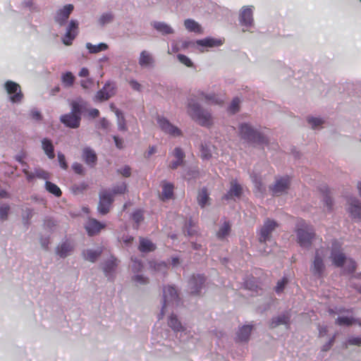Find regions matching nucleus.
I'll use <instances>...</instances> for the list:
<instances>
[{
  "label": "nucleus",
  "instance_id": "1",
  "mask_svg": "<svg viewBox=\"0 0 361 361\" xmlns=\"http://www.w3.org/2000/svg\"><path fill=\"white\" fill-rule=\"evenodd\" d=\"M71 111L62 114L60 122L66 127L76 129L80 126L82 115L87 110L88 102L81 97L69 101Z\"/></svg>",
  "mask_w": 361,
  "mask_h": 361
},
{
  "label": "nucleus",
  "instance_id": "2",
  "mask_svg": "<svg viewBox=\"0 0 361 361\" xmlns=\"http://www.w3.org/2000/svg\"><path fill=\"white\" fill-rule=\"evenodd\" d=\"M188 114L190 118L199 125L209 127L213 123L212 113L204 109L195 96H191L187 101Z\"/></svg>",
  "mask_w": 361,
  "mask_h": 361
},
{
  "label": "nucleus",
  "instance_id": "3",
  "mask_svg": "<svg viewBox=\"0 0 361 361\" xmlns=\"http://www.w3.org/2000/svg\"><path fill=\"white\" fill-rule=\"evenodd\" d=\"M238 133L242 140L251 145H267L269 142L264 134L248 123H242L239 125Z\"/></svg>",
  "mask_w": 361,
  "mask_h": 361
},
{
  "label": "nucleus",
  "instance_id": "4",
  "mask_svg": "<svg viewBox=\"0 0 361 361\" xmlns=\"http://www.w3.org/2000/svg\"><path fill=\"white\" fill-rule=\"evenodd\" d=\"M297 239L299 245L303 248H310L312 240L314 237V232L312 226L305 222H302L296 230Z\"/></svg>",
  "mask_w": 361,
  "mask_h": 361
},
{
  "label": "nucleus",
  "instance_id": "5",
  "mask_svg": "<svg viewBox=\"0 0 361 361\" xmlns=\"http://www.w3.org/2000/svg\"><path fill=\"white\" fill-rule=\"evenodd\" d=\"M179 298L176 288L171 286H164L163 288V304L161 310V316L165 314L168 308L177 306Z\"/></svg>",
  "mask_w": 361,
  "mask_h": 361
},
{
  "label": "nucleus",
  "instance_id": "6",
  "mask_svg": "<svg viewBox=\"0 0 361 361\" xmlns=\"http://www.w3.org/2000/svg\"><path fill=\"white\" fill-rule=\"evenodd\" d=\"M254 6L248 5L243 6L239 11L238 20L240 25L245 28L244 32L254 26Z\"/></svg>",
  "mask_w": 361,
  "mask_h": 361
},
{
  "label": "nucleus",
  "instance_id": "7",
  "mask_svg": "<svg viewBox=\"0 0 361 361\" xmlns=\"http://www.w3.org/2000/svg\"><path fill=\"white\" fill-rule=\"evenodd\" d=\"M325 253L323 249L317 250L314 260L312 262L310 270L314 276L317 277H322L325 270V264L324 263V258Z\"/></svg>",
  "mask_w": 361,
  "mask_h": 361
},
{
  "label": "nucleus",
  "instance_id": "8",
  "mask_svg": "<svg viewBox=\"0 0 361 361\" xmlns=\"http://www.w3.org/2000/svg\"><path fill=\"white\" fill-rule=\"evenodd\" d=\"M74 10L73 4H68L57 9L54 16V22L59 26L63 27L68 23L70 15Z\"/></svg>",
  "mask_w": 361,
  "mask_h": 361
},
{
  "label": "nucleus",
  "instance_id": "9",
  "mask_svg": "<svg viewBox=\"0 0 361 361\" xmlns=\"http://www.w3.org/2000/svg\"><path fill=\"white\" fill-rule=\"evenodd\" d=\"M157 122L160 129L164 133L173 137L182 135L181 130L177 126L173 125L166 118L158 116Z\"/></svg>",
  "mask_w": 361,
  "mask_h": 361
},
{
  "label": "nucleus",
  "instance_id": "10",
  "mask_svg": "<svg viewBox=\"0 0 361 361\" xmlns=\"http://www.w3.org/2000/svg\"><path fill=\"white\" fill-rule=\"evenodd\" d=\"M4 88L7 93L11 95L10 101L12 103H19L23 98L20 85L12 80H7L4 83Z\"/></svg>",
  "mask_w": 361,
  "mask_h": 361
},
{
  "label": "nucleus",
  "instance_id": "11",
  "mask_svg": "<svg viewBox=\"0 0 361 361\" xmlns=\"http://www.w3.org/2000/svg\"><path fill=\"white\" fill-rule=\"evenodd\" d=\"M78 25L77 20L72 19L69 21L66 29V33L61 38L62 42L65 45L69 46L72 44L73 39L78 35Z\"/></svg>",
  "mask_w": 361,
  "mask_h": 361
},
{
  "label": "nucleus",
  "instance_id": "12",
  "mask_svg": "<svg viewBox=\"0 0 361 361\" xmlns=\"http://www.w3.org/2000/svg\"><path fill=\"white\" fill-rule=\"evenodd\" d=\"M99 197L98 212L102 215L106 214L109 212L114 200L112 194L109 191L102 190L99 192Z\"/></svg>",
  "mask_w": 361,
  "mask_h": 361
},
{
  "label": "nucleus",
  "instance_id": "13",
  "mask_svg": "<svg viewBox=\"0 0 361 361\" xmlns=\"http://www.w3.org/2000/svg\"><path fill=\"white\" fill-rule=\"evenodd\" d=\"M347 211L355 221L361 222V202L357 197L348 198Z\"/></svg>",
  "mask_w": 361,
  "mask_h": 361
},
{
  "label": "nucleus",
  "instance_id": "14",
  "mask_svg": "<svg viewBox=\"0 0 361 361\" xmlns=\"http://www.w3.org/2000/svg\"><path fill=\"white\" fill-rule=\"evenodd\" d=\"M278 226L276 221L267 219L264 221L262 227L260 229L259 240L260 243H265L269 240L271 233Z\"/></svg>",
  "mask_w": 361,
  "mask_h": 361
},
{
  "label": "nucleus",
  "instance_id": "15",
  "mask_svg": "<svg viewBox=\"0 0 361 361\" xmlns=\"http://www.w3.org/2000/svg\"><path fill=\"white\" fill-rule=\"evenodd\" d=\"M290 185L288 177H283L277 179L275 183L270 186V190L274 195L279 196L288 192Z\"/></svg>",
  "mask_w": 361,
  "mask_h": 361
},
{
  "label": "nucleus",
  "instance_id": "16",
  "mask_svg": "<svg viewBox=\"0 0 361 361\" xmlns=\"http://www.w3.org/2000/svg\"><path fill=\"white\" fill-rule=\"evenodd\" d=\"M329 258L334 266L336 267H343L348 257L340 247L334 245L331 249Z\"/></svg>",
  "mask_w": 361,
  "mask_h": 361
},
{
  "label": "nucleus",
  "instance_id": "17",
  "mask_svg": "<svg viewBox=\"0 0 361 361\" xmlns=\"http://www.w3.org/2000/svg\"><path fill=\"white\" fill-rule=\"evenodd\" d=\"M203 275H192L188 281V288L191 294L197 295L200 293L204 283Z\"/></svg>",
  "mask_w": 361,
  "mask_h": 361
},
{
  "label": "nucleus",
  "instance_id": "18",
  "mask_svg": "<svg viewBox=\"0 0 361 361\" xmlns=\"http://www.w3.org/2000/svg\"><path fill=\"white\" fill-rule=\"evenodd\" d=\"M73 250V245L71 241L64 239L56 246L55 252L61 258H66L71 255Z\"/></svg>",
  "mask_w": 361,
  "mask_h": 361
},
{
  "label": "nucleus",
  "instance_id": "19",
  "mask_svg": "<svg viewBox=\"0 0 361 361\" xmlns=\"http://www.w3.org/2000/svg\"><path fill=\"white\" fill-rule=\"evenodd\" d=\"M243 193L242 186L237 182L236 180L231 181V186L227 192L223 197L226 200H235V198H240Z\"/></svg>",
  "mask_w": 361,
  "mask_h": 361
},
{
  "label": "nucleus",
  "instance_id": "20",
  "mask_svg": "<svg viewBox=\"0 0 361 361\" xmlns=\"http://www.w3.org/2000/svg\"><path fill=\"white\" fill-rule=\"evenodd\" d=\"M82 159L85 163L90 166L93 168L97 164V156L94 149L90 147H85L82 152Z\"/></svg>",
  "mask_w": 361,
  "mask_h": 361
},
{
  "label": "nucleus",
  "instance_id": "21",
  "mask_svg": "<svg viewBox=\"0 0 361 361\" xmlns=\"http://www.w3.org/2000/svg\"><path fill=\"white\" fill-rule=\"evenodd\" d=\"M117 266V259L112 256L103 264V271L109 279L112 280L114 279Z\"/></svg>",
  "mask_w": 361,
  "mask_h": 361
},
{
  "label": "nucleus",
  "instance_id": "22",
  "mask_svg": "<svg viewBox=\"0 0 361 361\" xmlns=\"http://www.w3.org/2000/svg\"><path fill=\"white\" fill-rule=\"evenodd\" d=\"M114 87L111 83H106L102 89L97 92L94 99L99 102L109 99L114 94Z\"/></svg>",
  "mask_w": 361,
  "mask_h": 361
},
{
  "label": "nucleus",
  "instance_id": "23",
  "mask_svg": "<svg viewBox=\"0 0 361 361\" xmlns=\"http://www.w3.org/2000/svg\"><path fill=\"white\" fill-rule=\"evenodd\" d=\"M199 99L204 100L205 103L212 105H222L224 99L217 96L215 93H205L200 92L198 93Z\"/></svg>",
  "mask_w": 361,
  "mask_h": 361
},
{
  "label": "nucleus",
  "instance_id": "24",
  "mask_svg": "<svg viewBox=\"0 0 361 361\" xmlns=\"http://www.w3.org/2000/svg\"><path fill=\"white\" fill-rule=\"evenodd\" d=\"M151 25L157 32L164 36L173 35L175 32L170 25L163 21H153Z\"/></svg>",
  "mask_w": 361,
  "mask_h": 361
},
{
  "label": "nucleus",
  "instance_id": "25",
  "mask_svg": "<svg viewBox=\"0 0 361 361\" xmlns=\"http://www.w3.org/2000/svg\"><path fill=\"white\" fill-rule=\"evenodd\" d=\"M138 63L142 68L153 67L154 59L152 54L147 50L142 51L139 56Z\"/></svg>",
  "mask_w": 361,
  "mask_h": 361
},
{
  "label": "nucleus",
  "instance_id": "26",
  "mask_svg": "<svg viewBox=\"0 0 361 361\" xmlns=\"http://www.w3.org/2000/svg\"><path fill=\"white\" fill-rule=\"evenodd\" d=\"M195 44L202 47H218L223 44V40L211 37H205L204 39H197Z\"/></svg>",
  "mask_w": 361,
  "mask_h": 361
},
{
  "label": "nucleus",
  "instance_id": "27",
  "mask_svg": "<svg viewBox=\"0 0 361 361\" xmlns=\"http://www.w3.org/2000/svg\"><path fill=\"white\" fill-rule=\"evenodd\" d=\"M290 315L288 312H283L282 314L274 317L270 322V327L274 329L280 325L288 326L290 322Z\"/></svg>",
  "mask_w": 361,
  "mask_h": 361
},
{
  "label": "nucleus",
  "instance_id": "28",
  "mask_svg": "<svg viewBox=\"0 0 361 361\" xmlns=\"http://www.w3.org/2000/svg\"><path fill=\"white\" fill-rule=\"evenodd\" d=\"M104 225L96 219H90L85 225V228L90 235H94L99 233Z\"/></svg>",
  "mask_w": 361,
  "mask_h": 361
},
{
  "label": "nucleus",
  "instance_id": "29",
  "mask_svg": "<svg viewBox=\"0 0 361 361\" xmlns=\"http://www.w3.org/2000/svg\"><path fill=\"white\" fill-rule=\"evenodd\" d=\"M307 121L312 130H319L324 128L326 119L320 116H308Z\"/></svg>",
  "mask_w": 361,
  "mask_h": 361
},
{
  "label": "nucleus",
  "instance_id": "30",
  "mask_svg": "<svg viewBox=\"0 0 361 361\" xmlns=\"http://www.w3.org/2000/svg\"><path fill=\"white\" fill-rule=\"evenodd\" d=\"M173 155L176 159L171 163L169 167L172 169H176L179 166L183 164V159L185 158V154L181 148L176 147L173 152Z\"/></svg>",
  "mask_w": 361,
  "mask_h": 361
},
{
  "label": "nucleus",
  "instance_id": "31",
  "mask_svg": "<svg viewBox=\"0 0 361 361\" xmlns=\"http://www.w3.org/2000/svg\"><path fill=\"white\" fill-rule=\"evenodd\" d=\"M42 149H43L45 154L50 159H53L55 157L54 147L52 142L48 138H43L41 141Z\"/></svg>",
  "mask_w": 361,
  "mask_h": 361
},
{
  "label": "nucleus",
  "instance_id": "32",
  "mask_svg": "<svg viewBox=\"0 0 361 361\" xmlns=\"http://www.w3.org/2000/svg\"><path fill=\"white\" fill-rule=\"evenodd\" d=\"M102 253V248L98 247L96 250L92 249H87L82 252V255L85 258V259L91 262H94L101 255Z\"/></svg>",
  "mask_w": 361,
  "mask_h": 361
},
{
  "label": "nucleus",
  "instance_id": "33",
  "mask_svg": "<svg viewBox=\"0 0 361 361\" xmlns=\"http://www.w3.org/2000/svg\"><path fill=\"white\" fill-rule=\"evenodd\" d=\"M111 109L114 111L116 118H117V125L118 129L121 131L127 130V127L126 125V119L123 116V112L118 109L116 108L113 104H111Z\"/></svg>",
  "mask_w": 361,
  "mask_h": 361
},
{
  "label": "nucleus",
  "instance_id": "34",
  "mask_svg": "<svg viewBox=\"0 0 361 361\" xmlns=\"http://www.w3.org/2000/svg\"><path fill=\"white\" fill-rule=\"evenodd\" d=\"M184 26L185 29L189 32H192L198 34L202 32V28L201 25L193 19H185L184 20Z\"/></svg>",
  "mask_w": 361,
  "mask_h": 361
},
{
  "label": "nucleus",
  "instance_id": "35",
  "mask_svg": "<svg viewBox=\"0 0 361 361\" xmlns=\"http://www.w3.org/2000/svg\"><path fill=\"white\" fill-rule=\"evenodd\" d=\"M231 230V224L229 221H225L216 232V238L219 240L225 239L230 234Z\"/></svg>",
  "mask_w": 361,
  "mask_h": 361
},
{
  "label": "nucleus",
  "instance_id": "36",
  "mask_svg": "<svg viewBox=\"0 0 361 361\" xmlns=\"http://www.w3.org/2000/svg\"><path fill=\"white\" fill-rule=\"evenodd\" d=\"M252 326L250 325L243 326L237 333L238 340L242 342H246L249 340Z\"/></svg>",
  "mask_w": 361,
  "mask_h": 361
},
{
  "label": "nucleus",
  "instance_id": "37",
  "mask_svg": "<svg viewBox=\"0 0 361 361\" xmlns=\"http://www.w3.org/2000/svg\"><path fill=\"white\" fill-rule=\"evenodd\" d=\"M85 47L90 54H97L102 51H106L109 47L104 42L99 43L98 44H92L90 42H87Z\"/></svg>",
  "mask_w": 361,
  "mask_h": 361
},
{
  "label": "nucleus",
  "instance_id": "38",
  "mask_svg": "<svg viewBox=\"0 0 361 361\" xmlns=\"http://www.w3.org/2000/svg\"><path fill=\"white\" fill-rule=\"evenodd\" d=\"M149 267L155 272L164 275L167 272L168 270V265L164 262L151 261L149 262Z\"/></svg>",
  "mask_w": 361,
  "mask_h": 361
},
{
  "label": "nucleus",
  "instance_id": "39",
  "mask_svg": "<svg viewBox=\"0 0 361 361\" xmlns=\"http://www.w3.org/2000/svg\"><path fill=\"white\" fill-rule=\"evenodd\" d=\"M168 324L175 332H183L185 331L184 327L174 314L170 316Z\"/></svg>",
  "mask_w": 361,
  "mask_h": 361
},
{
  "label": "nucleus",
  "instance_id": "40",
  "mask_svg": "<svg viewBox=\"0 0 361 361\" xmlns=\"http://www.w3.org/2000/svg\"><path fill=\"white\" fill-rule=\"evenodd\" d=\"M155 245L153 244L149 240L145 238H140L139 250L142 252H152L155 249Z\"/></svg>",
  "mask_w": 361,
  "mask_h": 361
},
{
  "label": "nucleus",
  "instance_id": "41",
  "mask_svg": "<svg viewBox=\"0 0 361 361\" xmlns=\"http://www.w3.org/2000/svg\"><path fill=\"white\" fill-rule=\"evenodd\" d=\"M197 203L202 207L204 208L209 202V194L207 190L203 188L198 193L197 195Z\"/></svg>",
  "mask_w": 361,
  "mask_h": 361
},
{
  "label": "nucleus",
  "instance_id": "42",
  "mask_svg": "<svg viewBox=\"0 0 361 361\" xmlns=\"http://www.w3.org/2000/svg\"><path fill=\"white\" fill-rule=\"evenodd\" d=\"M61 82L64 87H71L75 81V76L71 72H66L61 75Z\"/></svg>",
  "mask_w": 361,
  "mask_h": 361
},
{
  "label": "nucleus",
  "instance_id": "43",
  "mask_svg": "<svg viewBox=\"0 0 361 361\" xmlns=\"http://www.w3.org/2000/svg\"><path fill=\"white\" fill-rule=\"evenodd\" d=\"M114 19V14L111 11L103 13L98 18V23L100 26H104L111 23Z\"/></svg>",
  "mask_w": 361,
  "mask_h": 361
},
{
  "label": "nucleus",
  "instance_id": "44",
  "mask_svg": "<svg viewBox=\"0 0 361 361\" xmlns=\"http://www.w3.org/2000/svg\"><path fill=\"white\" fill-rule=\"evenodd\" d=\"M173 195V185L170 183H164L162 186L161 195L164 199H170Z\"/></svg>",
  "mask_w": 361,
  "mask_h": 361
},
{
  "label": "nucleus",
  "instance_id": "45",
  "mask_svg": "<svg viewBox=\"0 0 361 361\" xmlns=\"http://www.w3.org/2000/svg\"><path fill=\"white\" fill-rule=\"evenodd\" d=\"M241 103V99L236 97L233 99L230 105L228 107V111L231 114H235L240 111V105Z\"/></svg>",
  "mask_w": 361,
  "mask_h": 361
},
{
  "label": "nucleus",
  "instance_id": "46",
  "mask_svg": "<svg viewBox=\"0 0 361 361\" xmlns=\"http://www.w3.org/2000/svg\"><path fill=\"white\" fill-rule=\"evenodd\" d=\"M45 188L46 190L55 195L56 197H60L61 195V189L54 183L47 180L45 182Z\"/></svg>",
  "mask_w": 361,
  "mask_h": 361
},
{
  "label": "nucleus",
  "instance_id": "47",
  "mask_svg": "<svg viewBox=\"0 0 361 361\" xmlns=\"http://www.w3.org/2000/svg\"><path fill=\"white\" fill-rule=\"evenodd\" d=\"M250 177L255 185L256 192L262 194L265 190V188L262 183L260 177L257 176L256 174H251Z\"/></svg>",
  "mask_w": 361,
  "mask_h": 361
},
{
  "label": "nucleus",
  "instance_id": "48",
  "mask_svg": "<svg viewBox=\"0 0 361 361\" xmlns=\"http://www.w3.org/2000/svg\"><path fill=\"white\" fill-rule=\"evenodd\" d=\"M198 170L196 167L187 168L183 171L182 176L185 179L190 180L195 178L198 176Z\"/></svg>",
  "mask_w": 361,
  "mask_h": 361
},
{
  "label": "nucleus",
  "instance_id": "49",
  "mask_svg": "<svg viewBox=\"0 0 361 361\" xmlns=\"http://www.w3.org/2000/svg\"><path fill=\"white\" fill-rule=\"evenodd\" d=\"M343 267L344 273L352 274L355 271L356 262L352 258H347Z\"/></svg>",
  "mask_w": 361,
  "mask_h": 361
},
{
  "label": "nucleus",
  "instance_id": "50",
  "mask_svg": "<svg viewBox=\"0 0 361 361\" xmlns=\"http://www.w3.org/2000/svg\"><path fill=\"white\" fill-rule=\"evenodd\" d=\"M213 147L207 144L201 145V157L203 159H209L212 157V148Z\"/></svg>",
  "mask_w": 361,
  "mask_h": 361
},
{
  "label": "nucleus",
  "instance_id": "51",
  "mask_svg": "<svg viewBox=\"0 0 361 361\" xmlns=\"http://www.w3.org/2000/svg\"><path fill=\"white\" fill-rule=\"evenodd\" d=\"M355 320L353 317H338L336 320V324L339 326H350ZM357 321H356L357 322Z\"/></svg>",
  "mask_w": 361,
  "mask_h": 361
},
{
  "label": "nucleus",
  "instance_id": "52",
  "mask_svg": "<svg viewBox=\"0 0 361 361\" xmlns=\"http://www.w3.org/2000/svg\"><path fill=\"white\" fill-rule=\"evenodd\" d=\"M177 59L182 64L185 65V66L188 68H194L193 62L187 56L182 54H177Z\"/></svg>",
  "mask_w": 361,
  "mask_h": 361
},
{
  "label": "nucleus",
  "instance_id": "53",
  "mask_svg": "<svg viewBox=\"0 0 361 361\" xmlns=\"http://www.w3.org/2000/svg\"><path fill=\"white\" fill-rule=\"evenodd\" d=\"M132 279L137 285H146L149 283V279L142 274H135Z\"/></svg>",
  "mask_w": 361,
  "mask_h": 361
},
{
  "label": "nucleus",
  "instance_id": "54",
  "mask_svg": "<svg viewBox=\"0 0 361 361\" xmlns=\"http://www.w3.org/2000/svg\"><path fill=\"white\" fill-rule=\"evenodd\" d=\"M142 268H143V264H142V262H141V260L137 259L136 258H135V259L132 258L131 269H132V271L135 274H137L140 271H141Z\"/></svg>",
  "mask_w": 361,
  "mask_h": 361
},
{
  "label": "nucleus",
  "instance_id": "55",
  "mask_svg": "<svg viewBox=\"0 0 361 361\" xmlns=\"http://www.w3.org/2000/svg\"><path fill=\"white\" fill-rule=\"evenodd\" d=\"M127 189V186L126 183L122 182L115 186L113 187L111 194L116 195V194H123Z\"/></svg>",
  "mask_w": 361,
  "mask_h": 361
},
{
  "label": "nucleus",
  "instance_id": "56",
  "mask_svg": "<svg viewBox=\"0 0 361 361\" xmlns=\"http://www.w3.org/2000/svg\"><path fill=\"white\" fill-rule=\"evenodd\" d=\"M34 173L35 178L47 180L49 178V173L40 168H35L34 169Z\"/></svg>",
  "mask_w": 361,
  "mask_h": 361
},
{
  "label": "nucleus",
  "instance_id": "57",
  "mask_svg": "<svg viewBox=\"0 0 361 361\" xmlns=\"http://www.w3.org/2000/svg\"><path fill=\"white\" fill-rule=\"evenodd\" d=\"M56 226V221L51 218L47 217L44 220V227L46 229H48L50 231H54L55 227Z\"/></svg>",
  "mask_w": 361,
  "mask_h": 361
},
{
  "label": "nucleus",
  "instance_id": "58",
  "mask_svg": "<svg viewBox=\"0 0 361 361\" xmlns=\"http://www.w3.org/2000/svg\"><path fill=\"white\" fill-rule=\"evenodd\" d=\"M10 207L7 204L0 205V221H5L8 218Z\"/></svg>",
  "mask_w": 361,
  "mask_h": 361
},
{
  "label": "nucleus",
  "instance_id": "59",
  "mask_svg": "<svg viewBox=\"0 0 361 361\" xmlns=\"http://www.w3.org/2000/svg\"><path fill=\"white\" fill-rule=\"evenodd\" d=\"M57 158L60 167L63 170H66L68 169V164L65 155L59 152L57 153Z\"/></svg>",
  "mask_w": 361,
  "mask_h": 361
},
{
  "label": "nucleus",
  "instance_id": "60",
  "mask_svg": "<svg viewBox=\"0 0 361 361\" xmlns=\"http://www.w3.org/2000/svg\"><path fill=\"white\" fill-rule=\"evenodd\" d=\"M72 169L73 170V171L75 173H77L78 175L83 176L85 174V169H84L82 164H81L80 163H78V162L73 163Z\"/></svg>",
  "mask_w": 361,
  "mask_h": 361
},
{
  "label": "nucleus",
  "instance_id": "61",
  "mask_svg": "<svg viewBox=\"0 0 361 361\" xmlns=\"http://www.w3.org/2000/svg\"><path fill=\"white\" fill-rule=\"evenodd\" d=\"M287 283L288 279L285 277H283L281 281H279L275 288V291L276 292V293H281L283 290Z\"/></svg>",
  "mask_w": 361,
  "mask_h": 361
},
{
  "label": "nucleus",
  "instance_id": "62",
  "mask_svg": "<svg viewBox=\"0 0 361 361\" xmlns=\"http://www.w3.org/2000/svg\"><path fill=\"white\" fill-rule=\"evenodd\" d=\"M33 216V209L30 208H26L25 209V214L23 216V220L25 224L28 225L30 219Z\"/></svg>",
  "mask_w": 361,
  "mask_h": 361
},
{
  "label": "nucleus",
  "instance_id": "63",
  "mask_svg": "<svg viewBox=\"0 0 361 361\" xmlns=\"http://www.w3.org/2000/svg\"><path fill=\"white\" fill-rule=\"evenodd\" d=\"M30 116L35 121H40L42 119L41 112L37 109L34 108L30 111Z\"/></svg>",
  "mask_w": 361,
  "mask_h": 361
},
{
  "label": "nucleus",
  "instance_id": "64",
  "mask_svg": "<svg viewBox=\"0 0 361 361\" xmlns=\"http://www.w3.org/2000/svg\"><path fill=\"white\" fill-rule=\"evenodd\" d=\"M347 343L350 345H361V337L359 336H351L349 337Z\"/></svg>",
  "mask_w": 361,
  "mask_h": 361
}]
</instances>
